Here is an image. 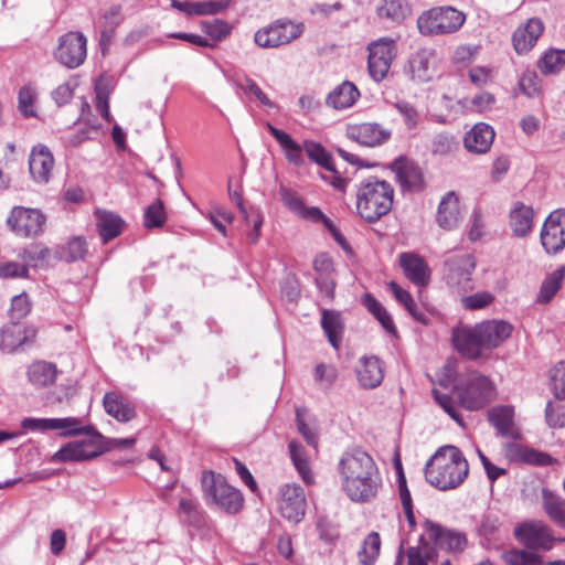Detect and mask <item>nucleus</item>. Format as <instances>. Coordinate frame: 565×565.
<instances>
[{
	"instance_id": "obj_1",
	"label": "nucleus",
	"mask_w": 565,
	"mask_h": 565,
	"mask_svg": "<svg viewBox=\"0 0 565 565\" xmlns=\"http://www.w3.org/2000/svg\"><path fill=\"white\" fill-rule=\"evenodd\" d=\"M337 471L340 486L354 503L374 501L383 488V478L373 457L361 448L343 452Z\"/></svg>"
},
{
	"instance_id": "obj_2",
	"label": "nucleus",
	"mask_w": 565,
	"mask_h": 565,
	"mask_svg": "<svg viewBox=\"0 0 565 565\" xmlns=\"http://www.w3.org/2000/svg\"><path fill=\"white\" fill-rule=\"evenodd\" d=\"M468 476V460L462 451L452 445L438 448L425 466L427 482L440 491L459 488Z\"/></svg>"
},
{
	"instance_id": "obj_3",
	"label": "nucleus",
	"mask_w": 565,
	"mask_h": 565,
	"mask_svg": "<svg viewBox=\"0 0 565 565\" xmlns=\"http://www.w3.org/2000/svg\"><path fill=\"white\" fill-rule=\"evenodd\" d=\"M393 199L394 189L387 181L369 178L356 192L358 213L366 222L374 223L391 211Z\"/></svg>"
},
{
	"instance_id": "obj_4",
	"label": "nucleus",
	"mask_w": 565,
	"mask_h": 565,
	"mask_svg": "<svg viewBox=\"0 0 565 565\" xmlns=\"http://www.w3.org/2000/svg\"><path fill=\"white\" fill-rule=\"evenodd\" d=\"M202 489L207 504L216 505L223 511L235 514L243 507L239 490L230 486L221 475L205 471L202 476Z\"/></svg>"
},
{
	"instance_id": "obj_5",
	"label": "nucleus",
	"mask_w": 565,
	"mask_h": 565,
	"mask_svg": "<svg viewBox=\"0 0 565 565\" xmlns=\"http://www.w3.org/2000/svg\"><path fill=\"white\" fill-rule=\"evenodd\" d=\"M466 15L452 7H439L424 12L417 20L420 33L425 35L447 34L458 31Z\"/></svg>"
},
{
	"instance_id": "obj_6",
	"label": "nucleus",
	"mask_w": 565,
	"mask_h": 565,
	"mask_svg": "<svg viewBox=\"0 0 565 565\" xmlns=\"http://www.w3.org/2000/svg\"><path fill=\"white\" fill-rule=\"evenodd\" d=\"M303 32L305 24L302 22L278 19L257 30L254 34V42L263 49H276L299 39Z\"/></svg>"
},
{
	"instance_id": "obj_7",
	"label": "nucleus",
	"mask_w": 565,
	"mask_h": 565,
	"mask_svg": "<svg viewBox=\"0 0 565 565\" xmlns=\"http://www.w3.org/2000/svg\"><path fill=\"white\" fill-rule=\"evenodd\" d=\"M456 393L460 404L469 411L484 407L495 395L490 380L476 373L470 374L465 383L457 385Z\"/></svg>"
},
{
	"instance_id": "obj_8",
	"label": "nucleus",
	"mask_w": 565,
	"mask_h": 565,
	"mask_svg": "<svg viewBox=\"0 0 565 565\" xmlns=\"http://www.w3.org/2000/svg\"><path fill=\"white\" fill-rule=\"evenodd\" d=\"M367 71L371 78L382 82L388 74L396 56V43L393 39L381 38L367 45Z\"/></svg>"
},
{
	"instance_id": "obj_9",
	"label": "nucleus",
	"mask_w": 565,
	"mask_h": 565,
	"mask_svg": "<svg viewBox=\"0 0 565 565\" xmlns=\"http://www.w3.org/2000/svg\"><path fill=\"white\" fill-rule=\"evenodd\" d=\"M87 55V39L81 32H67L60 36L54 51L55 60L67 68L82 65Z\"/></svg>"
},
{
	"instance_id": "obj_10",
	"label": "nucleus",
	"mask_w": 565,
	"mask_h": 565,
	"mask_svg": "<svg viewBox=\"0 0 565 565\" xmlns=\"http://www.w3.org/2000/svg\"><path fill=\"white\" fill-rule=\"evenodd\" d=\"M103 436L99 433L88 435L87 439L71 441L64 445L52 457V462L85 461L103 452Z\"/></svg>"
},
{
	"instance_id": "obj_11",
	"label": "nucleus",
	"mask_w": 565,
	"mask_h": 565,
	"mask_svg": "<svg viewBox=\"0 0 565 565\" xmlns=\"http://www.w3.org/2000/svg\"><path fill=\"white\" fill-rule=\"evenodd\" d=\"M445 279L448 286L459 292L473 289L472 274L476 268L473 256L469 254L454 256L445 262Z\"/></svg>"
},
{
	"instance_id": "obj_12",
	"label": "nucleus",
	"mask_w": 565,
	"mask_h": 565,
	"mask_svg": "<svg viewBox=\"0 0 565 565\" xmlns=\"http://www.w3.org/2000/svg\"><path fill=\"white\" fill-rule=\"evenodd\" d=\"M516 540L530 550L550 551L555 542L552 530L542 521H527L514 529Z\"/></svg>"
},
{
	"instance_id": "obj_13",
	"label": "nucleus",
	"mask_w": 565,
	"mask_h": 565,
	"mask_svg": "<svg viewBox=\"0 0 565 565\" xmlns=\"http://www.w3.org/2000/svg\"><path fill=\"white\" fill-rule=\"evenodd\" d=\"M541 244L550 255L565 247V210H555L546 217L541 230Z\"/></svg>"
},
{
	"instance_id": "obj_14",
	"label": "nucleus",
	"mask_w": 565,
	"mask_h": 565,
	"mask_svg": "<svg viewBox=\"0 0 565 565\" xmlns=\"http://www.w3.org/2000/svg\"><path fill=\"white\" fill-rule=\"evenodd\" d=\"M303 150L312 161L324 168L330 173L329 175H321L326 182L330 183L334 189L339 191L345 190L348 180L342 178L335 170L331 154L323 148L321 143L306 140L303 142Z\"/></svg>"
},
{
	"instance_id": "obj_15",
	"label": "nucleus",
	"mask_w": 565,
	"mask_h": 565,
	"mask_svg": "<svg viewBox=\"0 0 565 565\" xmlns=\"http://www.w3.org/2000/svg\"><path fill=\"white\" fill-rule=\"evenodd\" d=\"M44 223V215L34 209L15 207L8 218V224L12 230L25 237L40 234L43 231Z\"/></svg>"
},
{
	"instance_id": "obj_16",
	"label": "nucleus",
	"mask_w": 565,
	"mask_h": 565,
	"mask_svg": "<svg viewBox=\"0 0 565 565\" xmlns=\"http://www.w3.org/2000/svg\"><path fill=\"white\" fill-rule=\"evenodd\" d=\"M306 498L300 486L286 484L281 488L279 511L290 522H300L306 512Z\"/></svg>"
},
{
	"instance_id": "obj_17",
	"label": "nucleus",
	"mask_w": 565,
	"mask_h": 565,
	"mask_svg": "<svg viewBox=\"0 0 565 565\" xmlns=\"http://www.w3.org/2000/svg\"><path fill=\"white\" fill-rule=\"evenodd\" d=\"M349 139L366 147H377L386 142L392 132L376 122H362L349 125L347 128Z\"/></svg>"
},
{
	"instance_id": "obj_18",
	"label": "nucleus",
	"mask_w": 565,
	"mask_h": 565,
	"mask_svg": "<svg viewBox=\"0 0 565 565\" xmlns=\"http://www.w3.org/2000/svg\"><path fill=\"white\" fill-rule=\"evenodd\" d=\"M405 277L415 286L426 287L430 281V268L426 260L416 253L405 252L398 256Z\"/></svg>"
},
{
	"instance_id": "obj_19",
	"label": "nucleus",
	"mask_w": 565,
	"mask_h": 565,
	"mask_svg": "<svg viewBox=\"0 0 565 565\" xmlns=\"http://www.w3.org/2000/svg\"><path fill=\"white\" fill-rule=\"evenodd\" d=\"M424 529L426 535L434 542L436 547L456 552L461 551L466 545V537L461 533L447 530L430 520L424 522Z\"/></svg>"
},
{
	"instance_id": "obj_20",
	"label": "nucleus",
	"mask_w": 565,
	"mask_h": 565,
	"mask_svg": "<svg viewBox=\"0 0 565 565\" xmlns=\"http://www.w3.org/2000/svg\"><path fill=\"white\" fill-rule=\"evenodd\" d=\"M391 170L404 190L418 191L423 188V173L414 161L398 157L391 163Z\"/></svg>"
},
{
	"instance_id": "obj_21",
	"label": "nucleus",
	"mask_w": 565,
	"mask_h": 565,
	"mask_svg": "<svg viewBox=\"0 0 565 565\" xmlns=\"http://www.w3.org/2000/svg\"><path fill=\"white\" fill-rule=\"evenodd\" d=\"M544 31L543 22L537 18L529 19L520 25L512 35V43L518 54L530 52L536 44L539 38Z\"/></svg>"
},
{
	"instance_id": "obj_22",
	"label": "nucleus",
	"mask_w": 565,
	"mask_h": 565,
	"mask_svg": "<svg viewBox=\"0 0 565 565\" xmlns=\"http://www.w3.org/2000/svg\"><path fill=\"white\" fill-rule=\"evenodd\" d=\"M481 340L477 324L472 328L456 329L452 334L456 349L469 359H478L487 350Z\"/></svg>"
},
{
	"instance_id": "obj_23",
	"label": "nucleus",
	"mask_w": 565,
	"mask_h": 565,
	"mask_svg": "<svg viewBox=\"0 0 565 565\" xmlns=\"http://www.w3.org/2000/svg\"><path fill=\"white\" fill-rule=\"evenodd\" d=\"M359 384L366 390L377 387L384 379L383 362L376 356H362L355 367Z\"/></svg>"
},
{
	"instance_id": "obj_24",
	"label": "nucleus",
	"mask_w": 565,
	"mask_h": 565,
	"mask_svg": "<svg viewBox=\"0 0 565 565\" xmlns=\"http://www.w3.org/2000/svg\"><path fill=\"white\" fill-rule=\"evenodd\" d=\"M54 166V159L44 145L33 147L29 157V169L33 180L38 183H47Z\"/></svg>"
},
{
	"instance_id": "obj_25",
	"label": "nucleus",
	"mask_w": 565,
	"mask_h": 565,
	"mask_svg": "<svg viewBox=\"0 0 565 565\" xmlns=\"http://www.w3.org/2000/svg\"><path fill=\"white\" fill-rule=\"evenodd\" d=\"M493 128L484 122L476 124L463 137V146L471 153H487L494 140Z\"/></svg>"
},
{
	"instance_id": "obj_26",
	"label": "nucleus",
	"mask_w": 565,
	"mask_h": 565,
	"mask_svg": "<svg viewBox=\"0 0 565 565\" xmlns=\"http://www.w3.org/2000/svg\"><path fill=\"white\" fill-rule=\"evenodd\" d=\"M481 342L487 350L500 347L512 333L513 327L503 320H489L477 324Z\"/></svg>"
},
{
	"instance_id": "obj_27",
	"label": "nucleus",
	"mask_w": 565,
	"mask_h": 565,
	"mask_svg": "<svg viewBox=\"0 0 565 565\" xmlns=\"http://www.w3.org/2000/svg\"><path fill=\"white\" fill-rule=\"evenodd\" d=\"M435 54L429 50L417 51L408 61L407 74L417 83L430 81L435 74Z\"/></svg>"
},
{
	"instance_id": "obj_28",
	"label": "nucleus",
	"mask_w": 565,
	"mask_h": 565,
	"mask_svg": "<svg viewBox=\"0 0 565 565\" xmlns=\"http://www.w3.org/2000/svg\"><path fill=\"white\" fill-rule=\"evenodd\" d=\"M504 456L509 461L525 462L534 466H550L555 460L546 452L535 450L516 443H508L504 448Z\"/></svg>"
},
{
	"instance_id": "obj_29",
	"label": "nucleus",
	"mask_w": 565,
	"mask_h": 565,
	"mask_svg": "<svg viewBox=\"0 0 565 565\" xmlns=\"http://www.w3.org/2000/svg\"><path fill=\"white\" fill-rule=\"evenodd\" d=\"M460 218L459 198L455 191H449L439 202L436 216L437 224L446 231H451L458 226Z\"/></svg>"
},
{
	"instance_id": "obj_30",
	"label": "nucleus",
	"mask_w": 565,
	"mask_h": 565,
	"mask_svg": "<svg viewBox=\"0 0 565 565\" xmlns=\"http://www.w3.org/2000/svg\"><path fill=\"white\" fill-rule=\"evenodd\" d=\"M103 405L105 412L120 423H127L136 417L135 405L116 392L106 393Z\"/></svg>"
},
{
	"instance_id": "obj_31",
	"label": "nucleus",
	"mask_w": 565,
	"mask_h": 565,
	"mask_svg": "<svg viewBox=\"0 0 565 565\" xmlns=\"http://www.w3.org/2000/svg\"><path fill=\"white\" fill-rule=\"evenodd\" d=\"M32 337H34L33 329H28L18 322H11L0 330V350L12 352Z\"/></svg>"
},
{
	"instance_id": "obj_32",
	"label": "nucleus",
	"mask_w": 565,
	"mask_h": 565,
	"mask_svg": "<svg viewBox=\"0 0 565 565\" xmlns=\"http://www.w3.org/2000/svg\"><path fill=\"white\" fill-rule=\"evenodd\" d=\"M360 97V90L350 81L334 87L327 96L326 104L337 110L352 107Z\"/></svg>"
},
{
	"instance_id": "obj_33",
	"label": "nucleus",
	"mask_w": 565,
	"mask_h": 565,
	"mask_svg": "<svg viewBox=\"0 0 565 565\" xmlns=\"http://www.w3.org/2000/svg\"><path fill=\"white\" fill-rule=\"evenodd\" d=\"M513 416V409L509 406L494 407L488 414V418L495 427L498 435L516 439L520 434L514 426Z\"/></svg>"
},
{
	"instance_id": "obj_34",
	"label": "nucleus",
	"mask_w": 565,
	"mask_h": 565,
	"mask_svg": "<svg viewBox=\"0 0 565 565\" xmlns=\"http://www.w3.org/2000/svg\"><path fill=\"white\" fill-rule=\"evenodd\" d=\"M96 226L104 243L117 237L124 227L121 217L113 212L97 210L95 212Z\"/></svg>"
},
{
	"instance_id": "obj_35",
	"label": "nucleus",
	"mask_w": 565,
	"mask_h": 565,
	"mask_svg": "<svg viewBox=\"0 0 565 565\" xmlns=\"http://www.w3.org/2000/svg\"><path fill=\"white\" fill-rule=\"evenodd\" d=\"M28 380L38 388L46 387L53 384L56 380L57 369L53 363L45 361L33 362L28 367Z\"/></svg>"
},
{
	"instance_id": "obj_36",
	"label": "nucleus",
	"mask_w": 565,
	"mask_h": 565,
	"mask_svg": "<svg viewBox=\"0 0 565 565\" xmlns=\"http://www.w3.org/2000/svg\"><path fill=\"white\" fill-rule=\"evenodd\" d=\"M542 505L546 515L557 526L565 529V500L553 491L543 489Z\"/></svg>"
},
{
	"instance_id": "obj_37",
	"label": "nucleus",
	"mask_w": 565,
	"mask_h": 565,
	"mask_svg": "<svg viewBox=\"0 0 565 565\" xmlns=\"http://www.w3.org/2000/svg\"><path fill=\"white\" fill-rule=\"evenodd\" d=\"M407 565H439L444 558L436 546L420 541L418 546L409 547L406 552Z\"/></svg>"
},
{
	"instance_id": "obj_38",
	"label": "nucleus",
	"mask_w": 565,
	"mask_h": 565,
	"mask_svg": "<svg viewBox=\"0 0 565 565\" xmlns=\"http://www.w3.org/2000/svg\"><path fill=\"white\" fill-rule=\"evenodd\" d=\"M534 211L531 206L518 203L510 213V225L515 236L523 237L531 232Z\"/></svg>"
},
{
	"instance_id": "obj_39",
	"label": "nucleus",
	"mask_w": 565,
	"mask_h": 565,
	"mask_svg": "<svg viewBox=\"0 0 565 565\" xmlns=\"http://www.w3.org/2000/svg\"><path fill=\"white\" fill-rule=\"evenodd\" d=\"M266 128L281 146L286 158L295 164H300L302 162L301 150L303 146L301 147L287 132L276 128L270 122L266 124Z\"/></svg>"
},
{
	"instance_id": "obj_40",
	"label": "nucleus",
	"mask_w": 565,
	"mask_h": 565,
	"mask_svg": "<svg viewBox=\"0 0 565 565\" xmlns=\"http://www.w3.org/2000/svg\"><path fill=\"white\" fill-rule=\"evenodd\" d=\"M53 430H60V436L93 435L97 433L92 426H85L78 417L53 418Z\"/></svg>"
},
{
	"instance_id": "obj_41",
	"label": "nucleus",
	"mask_w": 565,
	"mask_h": 565,
	"mask_svg": "<svg viewBox=\"0 0 565 565\" xmlns=\"http://www.w3.org/2000/svg\"><path fill=\"white\" fill-rule=\"evenodd\" d=\"M321 326L331 345L338 349L343 330L340 315L335 311L323 310Z\"/></svg>"
},
{
	"instance_id": "obj_42",
	"label": "nucleus",
	"mask_w": 565,
	"mask_h": 565,
	"mask_svg": "<svg viewBox=\"0 0 565 565\" xmlns=\"http://www.w3.org/2000/svg\"><path fill=\"white\" fill-rule=\"evenodd\" d=\"M390 290L392 291L395 299L405 307L408 313L418 322L427 323V317L424 312L418 309L412 295L397 285L395 281L388 284Z\"/></svg>"
},
{
	"instance_id": "obj_43",
	"label": "nucleus",
	"mask_w": 565,
	"mask_h": 565,
	"mask_svg": "<svg viewBox=\"0 0 565 565\" xmlns=\"http://www.w3.org/2000/svg\"><path fill=\"white\" fill-rule=\"evenodd\" d=\"M289 454L292 463L301 479L306 483H312L313 476L311 473L309 460L305 454L303 447L299 443L292 440L289 443Z\"/></svg>"
},
{
	"instance_id": "obj_44",
	"label": "nucleus",
	"mask_w": 565,
	"mask_h": 565,
	"mask_svg": "<svg viewBox=\"0 0 565 565\" xmlns=\"http://www.w3.org/2000/svg\"><path fill=\"white\" fill-rule=\"evenodd\" d=\"M362 303L388 333H396V328L391 315L373 296L370 294L364 295L362 298Z\"/></svg>"
},
{
	"instance_id": "obj_45",
	"label": "nucleus",
	"mask_w": 565,
	"mask_h": 565,
	"mask_svg": "<svg viewBox=\"0 0 565 565\" xmlns=\"http://www.w3.org/2000/svg\"><path fill=\"white\" fill-rule=\"evenodd\" d=\"M381 551V537L379 533L371 532L363 541L358 553L359 563L362 565H373Z\"/></svg>"
},
{
	"instance_id": "obj_46",
	"label": "nucleus",
	"mask_w": 565,
	"mask_h": 565,
	"mask_svg": "<svg viewBox=\"0 0 565 565\" xmlns=\"http://www.w3.org/2000/svg\"><path fill=\"white\" fill-rule=\"evenodd\" d=\"M539 68L545 75L565 70V50L551 49L545 52L539 62Z\"/></svg>"
},
{
	"instance_id": "obj_47",
	"label": "nucleus",
	"mask_w": 565,
	"mask_h": 565,
	"mask_svg": "<svg viewBox=\"0 0 565 565\" xmlns=\"http://www.w3.org/2000/svg\"><path fill=\"white\" fill-rule=\"evenodd\" d=\"M564 275L565 269L558 268L545 278L536 298L539 303H547L556 295L561 288Z\"/></svg>"
},
{
	"instance_id": "obj_48",
	"label": "nucleus",
	"mask_w": 565,
	"mask_h": 565,
	"mask_svg": "<svg viewBox=\"0 0 565 565\" xmlns=\"http://www.w3.org/2000/svg\"><path fill=\"white\" fill-rule=\"evenodd\" d=\"M396 468L399 473V477H398L399 499H401L403 511H404V514L408 522V525L411 529H413L416 525L415 515H414V511H413V501H412L411 492L406 484V479L402 471V465H401L399 460L396 461Z\"/></svg>"
},
{
	"instance_id": "obj_49",
	"label": "nucleus",
	"mask_w": 565,
	"mask_h": 565,
	"mask_svg": "<svg viewBox=\"0 0 565 565\" xmlns=\"http://www.w3.org/2000/svg\"><path fill=\"white\" fill-rule=\"evenodd\" d=\"M38 93L31 86H23L18 94V109L25 118L38 117L36 111Z\"/></svg>"
},
{
	"instance_id": "obj_50",
	"label": "nucleus",
	"mask_w": 565,
	"mask_h": 565,
	"mask_svg": "<svg viewBox=\"0 0 565 565\" xmlns=\"http://www.w3.org/2000/svg\"><path fill=\"white\" fill-rule=\"evenodd\" d=\"M458 148V141L455 136L449 132L435 134L430 141V150L435 156H448Z\"/></svg>"
},
{
	"instance_id": "obj_51",
	"label": "nucleus",
	"mask_w": 565,
	"mask_h": 565,
	"mask_svg": "<svg viewBox=\"0 0 565 565\" xmlns=\"http://www.w3.org/2000/svg\"><path fill=\"white\" fill-rule=\"evenodd\" d=\"M87 253L86 241L82 237H74L67 242L60 250V258L66 262H76Z\"/></svg>"
},
{
	"instance_id": "obj_52",
	"label": "nucleus",
	"mask_w": 565,
	"mask_h": 565,
	"mask_svg": "<svg viewBox=\"0 0 565 565\" xmlns=\"http://www.w3.org/2000/svg\"><path fill=\"white\" fill-rule=\"evenodd\" d=\"M145 226L147 228L161 227L166 223L167 215L161 200H156L145 211Z\"/></svg>"
},
{
	"instance_id": "obj_53",
	"label": "nucleus",
	"mask_w": 565,
	"mask_h": 565,
	"mask_svg": "<svg viewBox=\"0 0 565 565\" xmlns=\"http://www.w3.org/2000/svg\"><path fill=\"white\" fill-rule=\"evenodd\" d=\"M502 558L509 565H536L541 561L539 555L516 548L504 552Z\"/></svg>"
},
{
	"instance_id": "obj_54",
	"label": "nucleus",
	"mask_w": 565,
	"mask_h": 565,
	"mask_svg": "<svg viewBox=\"0 0 565 565\" xmlns=\"http://www.w3.org/2000/svg\"><path fill=\"white\" fill-rule=\"evenodd\" d=\"M202 30L214 41H223L232 31V25L220 19L202 22Z\"/></svg>"
},
{
	"instance_id": "obj_55",
	"label": "nucleus",
	"mask_w": 565,
	"mask_h": 565,
	"mask_svg": "<svg viewBox=\"0 0 565 565\" xmlns=\"http://www.w3.org/2000/svg\"><path fill=\"white\" fill-rule=\"evenodd\" d=\"M494 301V296L489 291H478L470 296L461 298V306L467 310H479L490 306Z\"/></svg>"
},
{
	"instance_id": "obj_56",
	"label": "nucleus",
	"mask_w": 565,
	"mask_h": 565,
	"mask_svg": "<svg viewBox=\"0 0 565 565\" xmlns=\"http://www.w3.org/2000/svg\"><path fill=\"white\" fill-rule=\"evenodd\" d=\"M518 88L530 98L537 96L541 89L537 74L533 71H525L519 78Z\"/></svg>"
},
{
	"instance_id": "obj_57",
	"label": "nucleus",
	"mask_w": 565,
	"mask_h": 565,
	"mask_svg": "<svg viewBox=\"0 0 565 565\" xmlns=\"http://www.w3.org/2000/svg\"><path fill=\"white\" fill-rule=\"evenodd\" d=\"M22 258L26 266L41 267L49 262L50 249L42 246H32L23 250Z\"/></svg>"
},
{
	"instance_id": "obj_58",
	"label": "nucleus",
	"mask_w": 565,
	"mask_h": 565,
	"mask_svg": "<svg viewBox=\"0 0 565 565\" xmlns=\"http://www.w3.org/2000/svg\"><path fill=\"white\" fill-rule=\"evenodd\" d=\"M551 387L557 399L565 397V361L558 362L551 370Z\"/></svg>"
},
{
	"instance_id": "obj_59",
	"label": "nucleus",
	"mask_w": 565,
	"mask_h": 565,
	"mask_svg": "<svg viewBox=\"0 0 565 565\" xmlns=\"http://www.w3.org/2000/svg\"><path fill=\"white\" fill-rule=\"evenodd\" d=\"M236 84L245 94L253 95L262 105L269 108L275 107V104L252 78L245 77L243 81H238Z\"/></svg>"
},
{
	"instance_id": "obj_60",
	"label": "nucleus",
	"mask_w": 565,
	"mask_h": 565,
	"mask_svg": "<svg viewBox=\"0 0 565 565\" xmlns=\"http://www.w3.org/2000/svg\"><path fill=\"white\" fill-rule=\"evenodd\" d=\"M238 209L245 218L246 223L253 225V232L248 234V237L252 243H256L259 238L260 228L263 225V216L256 210L247 211L242 202H238Z\"/></svg>"
},
{
	"instance_id": "obj_61",
	"label": "nucleus",
	"mask_w": 565,
	"mask_h": 565,
	"mask_svg": "<svg viewBox=\"0 0 565 565\" xmlns=\"http://www.w3.org/2000/svg\"><path fill=\"white\" fill-rule=\"evenodd\" d=\"M377 14L381 18H386L394 22L403 20L404 9L401 0H384L382 6L377 9Z\"/></svg>"
},
{
	"instance_id": "obj_62",
	"label": "nucleus",
	"mask_w": 565,
	"mask_h": 565,
	"mask_svg": "<svg viewBox=\"0 0 565 565\" xmlns=\"http://www.w3.org/2000/svg\"><path fill=\"white\" fill-rule=\"evenodd\" d=\"M436 403L459 425H462V419L458 406L447 394L439 393L437 390L433 391Z\"/></svg>"
},
{
	"instance_id": "obj_63",
	"label": "nucleus",
	"mask_w": 565,
	"mask_h": 565,
	"mask_svg": "<svg viewBox=\"0 0 565 565\" xmlns=\"http://www.w3.org/2000/svg\"><path fill=\"white\" fill-rule=\"evenodd\" d=\"M545 418L550 427L562 428L565 426V406L548 402L545 409Z\"/></svg>"
},
{
	"instance_id": "obj_64",
	"label": "nucleus",
	"mask_w": 565,
	"mask_h": 565,
	"mask_svg": "<svg viewBox=\"0 0 565 565\" xmlns=\"http://www.w3.org/2000/svg\"><path fill=\"white\" fill-rule=\"evenodd\" d=\"M31 311V302L26 294L14 296L9 311L12 320H20Z\"/></svg>"
}]
</instances>
